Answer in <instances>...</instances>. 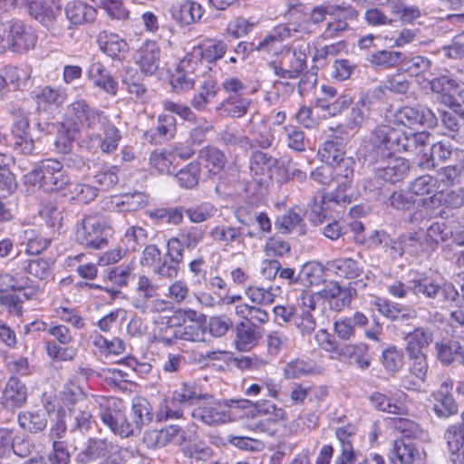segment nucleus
<instances>
[{
    "label": "nucleus",
    "mask_w": 464,
    "mask_h": 464,
    "mask_svg": "<svg viewBox=\"0 0 464 464\" xmlns=\"http://www.w3.org/2000/svg\"><path fill=\"white\" fill-rule=\"evenodd\" d=\"M334 181L337 184L335 189L327 196L322 189L317 190L309 204L311 212L314 214L320 222L330 214L329 203L350 204L352 195L347 194V189L352 187L354 175L355 160L353 157L341 159L340 161L330 164Z\"/></svg>",
    "instance_id": "1"
},
{
    "label": "nucleus",
    "mask_w": 464,
    "mask_h": 464,
    "mask_svg": "<svg viewBox=\"0 0 464 464\" xmlns=\"http://www.w3.org/2000/svg\"><path fill=\"white\" fill-rule=\"evenodd\" d=\"M263 59L275 75L281 79L295 80L307 67V56L304 51L272 41L270 34L263 39Z\"/></svg>",
    "instance_id": "2"
},
{
    "label": "nucleus",
    "mask_w": 464,
    "mask_h": 464,
    "mask_svg": "<svg viewBox=\"0 0 464 464\" xmlns=\"http://www.w3.org/2000/svg\"><path fill=\"white\" fill-rule=\"evenodd\" d=\"M63 164L53 159L40 161L24 175L26 184L39 186L44 190H60L69 184V178L63 170Z\"/></svg>",
    "instance_id": "3"
},
{
    "label": "nucleus",
    "mask_w": 464,
    "mask_h": 464,
    "mask_svg": "<svg viewBox=\"0 0 464 464\" xmlns=\"http://www.w3.org/2000/svg\"><path fill=\"white\" fill-rule=\"evenodd\" d=\"M369 143L372 150L382 157L409 151L410 147L407 133L389 124L377 125L370 134Z\"/></svg>",
    "instance_id": "4"
},
{
    "label": "nucleus",
    "mask_w": 464,
    "mask_h": 464,
    "mask_svg": "<svg viewBox=\"0 0 464 464\" xmlns=\"http://www.w3.org/2000/svg\"><path fill=\"white\" fill-rule=\"evenodd\" d=\"M111 228L106 221L96 216H87L76 227V241L88 248L101 249L108 245Z\"/></svg>",
    "instance_id": "5"
},
{
    "label": "nucleus",
    "mask_w": 464,
    "mask_h": 464,
    "mask_svg": "<svg viewBox=\"0 0 464 464\" xmlns=\"http://www.w3.org/2000/svg\"><path fill=\"white\" fill-rule=\"evenodd\" d=\"M101 419L115 435L121 438L136 436L131 421L129 420L126 412L122 409V402L115 398L107 399L100 403Z\"/></svg>",
    "instance_id": "6"
},
{
    "label": "nucleus",
    "mask_w": 464,
    "mask_h": 464,
    "mask_svg": "<svg viewBox=\"0 0 464 464\" xmlns=\"http://www.w3.org/2000/svg\"><path fill=\"white\" fill-rule=\"evenodd\" d=\"M121 140L119 129L109 118L98 130L91 131L88 136L82 137L79 145L91 152H96L100 149L102 153L111 154L117 150Z\"/></svg>",
    "instance_id": "7"
},
{
    "label": "nucleus",
    "mask_w": 464,
    "mask_h": 464,
    "mask_svg": "<svg viewBox=\"0 0 464 464\" xmlns=\"http://www.w3.org/2000/svg\"><path fill=\"white\" fill-rule=\"evenodd\" d=\"M207 66L197 56L186 55L178 64L170 83L176 92H186L195 88Z\"/></svg>",
    "instance_id": "8"
},
{
    "label": "nucleus",
    "mask_w": 464,
    "mask_h": 464,
    "mask_svg": "<svg viewBox=\"0 0 464 464\" xmlns=\"http://www.w3.org/2000/svg\"><path fill=\"white\" fill-rule=\"evenodd\" d=\"M68 115L75 125H80L88 136L91 131H96L106 123L109 116L97 107L91 106L83 99H78L68 105Z\"/></svg>",
    "instance_id": "9"
},
{
    "label": "nucleus",
    "mask_w": 464,
    "mask_h": 464,
    "mask_svg": "<svg viewBox=\"0 0 464 464\" xmlns=\"http://www.w3.org/2000/svg\"><path fill=\"white\" fill-rule=\"evenodd\" d=\"M191 416L208 426H218L236 420L229 400L204 401L191 411Z\"/></svg>",
    "instance_id": "10"
},
{
    "label": "nucleus",
    "mask_w": 464,
    "mask_h": 464,
    "mask_svg": "<svg viewBox=\"0 0 464 464\" xmlns=\"http://www.w3.org/2000/svg\"><path fill=\"white\" fill-rule=\"evenodd\" d=\"M393 123L397 127L401 126L410 130H415L419 127L432 129L437 126L438 119L428 107L422 105L415 107L402 106L394 113Z\"/></svg>",
    "instance_id": "11"
},
{
    "label": "nucleus",
    "mask_w": 464,
    "mask_h": 464,
    "mask_svg": "<svg viewBox=\"0 0 464 464\" xmlns=\"http://www.w3.org/2000/svg\"><path fill=\"white\" fill-rule=\"evenodd\" d=\"M5 31V48L13 52H25L34 48L37 36L31 27H27L20 20H5L3 23Z\"/></svg>",
    "instance_id": "12"
},
{
    "label": "nucleus",
    "mask_w": 464,
    "mask_h": 464,
    "mask_svg": "<svg viewBox=\"0 0 464 464\" xmlns=\"http://www.w3.org/2000/svg\"><path fill=\"white\" fill-rule=\"evenodd\" d=\"M334 437L338 442V454L334 464H355L359 451L354 447L357 428L349 422L334 429Z\"/></svg>",
    "instance_id": "13"
},
{
    "label": "nucleus",
    "mask_w": 464,
    "mask_h": 464,
    "mask_svg": "<svg viewBox=\"0 0 464 464\" xmlns=\"http://www.w3.org/2000/svg\"><path fill=\"white\" fill-rule=\"evenodd\" d=\"M425 456L423 448L405 439H395L388 453L392 464H420Z\"/></svg>",
    "instance_id": "14"
},
{
    "label": "nucleus",
    "mask_w": 464,
    "mask_h": 464,
    "mask_svg": "<svg viewBox=\"0 0 464 464\" xmlns=\"http://www.w3.org/2000/svg\"><path fill=\"white\" fill-rule=\"evenodd\" d=\"M287 16V25L279 24L276 26L273 33L270 34V39H272V41L282 42L291 35V31L302 34L311 33L310 20L301 5L290 8Z\"/></svg>",
    "instance_id": "15"
},
{
    "label": "nucleus",
    "mask_w": 464,
    "mask_h": 464,
    "mask_svg": "<svg viewBox=\"0 0 464 464\" xmlns=\"http://www.w3.org/2000/svg\"><path fill=\"white\" fill-rule=\"evenodd\" d=\"M407 372L401 378V386L408 391H420L425 383L429 362L428 355L407 356Z\"/></svg>",
    "instance_id": "16"
},
{
    "label": "nucleus",
    "mask_w": 464,
    "mask_h": 464,
    "mask_svg": "<svg viewBox=\"0 0 464 464\" xmlns=\"http://www.w3.org/2000/svg\"><path fill=\"white\" fill-rule=\"evenodd\" d=\"M443 439L452 464H464V411L461 413V422L449 425Z\"/></svg>",
    "instance_id": "17"
},
{
    "label": "nucleus",
    "mask_w": 464,
    "mask_h": 464,
    "mask_svg": "<svg viewBox=\"0 0 464 464\" xmlns=\"http://www.w3.org/2000/svg\"><path fill=\"white\" fill-rule=\"evenodd\" d=\"M453 384L450 378H446L431 394L434 400L433 411L439 418H449L459 411L458 403L452 395Z\"/></svg>",
    "instance_id": "18"
},
{
    "label": "nucleus",
    "mask_w": 464,
    "mask_h": 464,
    "mask_svg": "<svg viewBox=\"0 0 464 464\" xmlns=\"http://www.w3.org/2000/svg\"><path fill=\"white\" fill-rule=\"evenodd\" d=\"M438 179L431 175H422L416 178L409 187V193L420 198L422 205L429 200L433 206L436 201L441 203V188L439 187Z\"/></svg>",
    "instance_id": "19"
},
{
    "label": "nucleus",
    "mask_w": 464,
    "mask_h": 464,
    "mask_svg": "<svg viewBox=\"0 0 464 464\" xmlns=\"http://www.w3.org/2000/svg\"><path fill=\"white\" fill-rule=\"evenodd\" d=\"M358 13L351 6L335 5V11L330 13L331 21L328 22L325 29L320 34L324 41L337 38L349 27L348 20H354Z\"/></svg>",
    "instance_id": "20"
},
{
    "label": "nucleus",
    "mask_w": 464,
    "mask_h": 464,
    "mask_svg": "<svg viewBox=\"0 0 464 464\" xmlns=\"http://www.w3.org/2000/svg\"><path fill=\"white\" fill-rule=\"evenodd\" d=\"M430 89L440 94L442 102L450 107H464V90H459L455 80L442 75L430 81Z\"/></svg>",
    "instance_id": "21"
},
{
    "label": "nucleus",
    "mask_w": 464,
    "mask_h": 464,
    "mask_svg": "<svg viewBox=\"0 0 464 464\" xmlns=\"http://www.w3.org/2000/svg\"><path fill=\"white\" fill-rule=\"evenodd\" d=\"M318 295L327 303L329 308L334 312H342L350 307L353 299L352 289L343 287L338 282H330L320 290Z\"/></svg>",
    "instance_id": "22"
},
{
    "label": "nucleus",
    "mask_w": 464,
    "mask_h": 464,
    "mask_svg": "<svg viewBox=\"0 0 464 464\" xmlns=\"http://www.w3.org/2000/svg\"><path fill=\"white\" fill-rule=\"evenodd\" d=\"M375 169L376 175L388 182L396 183L406 178L410 169L407 160L394 155L384 156Z\"/></svg>",
    "instance_id": "23"
},
{
    "label": "nucleus",
    "mask_w": 464,
    "mask_h": 464,
    "mask_svg": "<svg viewBox=\"0 0 464 464\" xmlns=\"http://www.w3.org/2000/svg\"><path fill=\"white\" fill-rule=\"evenodd\" d=\"M14 138V149L24 155H32L34 152V142L29 135V120L27 116L19 112L14 115V122L11 127Z\"/></svg>",
    "instance_id": "24"
},
{
    "label": "nucleus",
    "mask_w": 464,
    "mask_h": 464,
    "mask_svg": "<svg viewBox=\"0 0 464 464\" xmlns=\"http://www.w3.org/2000/svg\"><path fill=\"white\" fill-rule=\"evenodd\" d=\"M205 232L200 227L190 226L181 228L176 237L168 240L167 247L184 257L185 249L193 250L204 238Z\"/></svg>",
    "instance_id": "25"
},
{
    "label": "nucleus",
    "mask_w": 464,
    "mask_h": 464,
    "mask_svg": "<svg viewBox=\"0 0 464 464\" xmlns=\"http://www.w3.org/2000/svg\"><path fill=\"white\" fill-rule=\"evenodd\" d=\"M198 88L196 93L190 101L191 106L198 111L206 110L208 104L217 96L218 92L216 78L210 72H204L196 83Z\"/></svg>",
    "instance_id": "26"
},
{
    "label": "nucleus",
    "mask_w": 464,
    "mask_h": 464,
    "mask_svg": "<svg viewBox=\"0 0 464 464\" xmlns=\"http://www.w3.org/2000/svg\"><path fill=\"white\" fill-rule=\"evenodd\" d=\"M136 64L147 75L155 73L160 66V48L155 41H145L134 55Z\"/></svg>",
    "instance_id": "27"
},
{
    "label": "nucleus",
    "mask_w": 464,
    "mask_h": 464,
    "mask_svg": "<svg viewBox=\"0 0 464 464\" xmlns=\"http://www.w3.org/2000/svg\"><path fill=\"white\" fill-rule=\"evenodd\" d=\"M119 451V447L106 439L90 438L77 458L78 461L88 463Z\"/></svg>",
    "instance_id": "28"
},
{
    "label": "nucleus",
    "mask_w": 464,
    "mask_h": 464,
    "mask_svg": "<svg viewBox=\"0 0 464 464\" xmlns=\"http://www.w3.org/2000/svg\"><path fill=\"white\" fill-rule=\"evenodd\" d=\"M171 18L181 25H189L199 21L203 15L202 6L193 0L173 3L169 8Z\"/></svg>",
    "instance_id": "29"
},
{
    "label": "nucleus",
    "mask_w": 464,
    "mask_h": 464,
    "mask_svg": "<svg viewBox=\"0 0 464 464\" xmlns=\"http://www.w3.org/2000/svg\"><path fill=\"white\" fill-rule=\"evenodd\" d=\"M86 74L95 87L110 95L117 94L118 82L101 62L92 61L87 69Z\"/></svg>",
    "instance_id": "30"
},
{
    "label": "nucleus",
    "mask_w": 464,
    "mask_h": 464,
    "mask_svg": "<svg viewBox=\"0 0 464 464\" xmlns=\"http://www.w3.org/2000/svg\"><path fill=\"white\" fill-rule=\"evenodd\" d=\"M321 91L324 97L316 100V106L327 111L331 116L340 114L342 111L348 109L353 102V99L350 95L342 94L338 96L334 102L329 103L326 100L335 98L337 96V90L334 86L323 84Z\"/></svg>",
    "instance_id": "31"
},
{
    "label": "nucleus",
    "mask_w": 464,
    "mask_h": 464,
    "mask_svg": "<svg viewBox=\"0 0 464 464\" xmlns=\"http://www.w3.org/2000/svg\"><path fill=\"white\" fill-rule=\"evenodd\" d=\"M60 0H34L29 4V12L45 26L51 25L61 14Z\"/></svg>",
    "instance_id": "32"
},
{
    "label": "nucleus",
    "mask_w": 464,
    "mask_h": 464,
    "mask_svg": "<svg viewBox=\"0 0 464 464\" xmlns=\"http://www.w3.org/2000/svg\"><path fill=\"white\" fill-rule=\"evenodd\" d=\"M177 132L176 119L170 114H160L157 119L156 127L147 130L144 136L150 143H160L169 140Z\"/></svg>",
    "instance_id": "33"
},
{
    "label": "nucleus",
    "mask_w": 464,
    "mask_h": 464,
    "mask_svg": "<svg viewBox=\"0 0 464 464\" xmlns=\"http://www.w3.org/2000/svg\"><path fill=\"white\" fill-rule=\"evenodd\" d=\"M369 323L368 317L360 311L353 313L352 317L342 316L334 323V331L343 341H349L355 335V327L363 328Z\"/></svg>",
    "instance_id": "34"
},
{
    "label": "nucleus",
    "mask_w": 464,
    "mask_h": 464,
    "mask_svg": "<svg viewBox=\"0 0 464 464\" xmlns=\"http://www.w3.org/2000/svg\"><path fill=\"white\" fill-rule=\"evenodd\" d=\"M407 356L428 355V348L432 343V333L421 327L415 328L404 338Z\"/></svg>",
    "instance_id": "35"
},
{
    "label": "nucleus",
    "mask_w": 464,
    "mask_h": 464,
    "mask_svg": "<svg viewBox=\"0 0 464 464\" xmlns=\"http://www.w3.org/2000/svg\"><path fill=\"white\" fill-rule=\"evenodd\" d=\"M33 93L37 109L40 111H47L52 107L58 108L66 100V93L62 89L47 85L36 88Z\"/></svg>",
    "instance_id": "36"
},
{
    "label": "nucleus",
    "mask_w": 464,
    "mask_h": 464,
    "mask_svg": "<svg viewBox=\"0 0 464 464\" xmlns=\"http://www.w3.org/2000/svg\"><path fill=\"white\" fill-rule=\"evenodd\" d=\"M67 418L69 420V430L72 432H86L91 430L94 422L89 406L83 401H79L73 408H69Z\"/></svg>",
    "instance_id": "37"
},
{
    "label": "nucleus",
    "mask_w": 464,
    "mask_h": 464,
    "mask_svg": "<svg viewBox=\"0 0 464 464\" xmlns=\"http://www.w3.org/2000/svg\"><path fill=\"white\" fill-rule=\"evenodd\" d=\"M326 268L338 277L356 279L363 273V266L351 257H338L326 263Z\"/></svg>",
    "instance_id": "38"
},
{
    "label": "nucleus",
    "mask_w": 464,
    "mask_h": 464,
    "mask_svg": "<svg viewBox=\"0 0 464 464\" xmlns=\"http://www.w3.org/2000/svg\"><path fill=\"white\" fill-rule=\"evenodd\" d=\"M97 44L100 50L108 56L115 59L125 53L129 47L126 41L118 34L102 31L97 35Z\"/></svg>",
    "instance_id": "39"
},
{
    "label": "nucleus",
    "mask_w": 464,
    "mask_h": 464,
    "mask_svg": "<svg viewBox=\"0 0 464 464\" xmlns=\"http://www.w3.org/2000/svg\"><path fill=\"white\" fill-rule=\"evenodd\" d=\"M266 175V179H263V183L270 184H282L288 180L289 174L284 163L267 154L263 153V176Z\"/></svg>",
    "instance_id": "40"
},
{
    "label": "nucleus",
    "mask_w": 464,
    "mask_h": 464,
    "mask_svg": "<svg viewBox=\"0 0 464 464\" xmlns=\"http://www.w3.org/2000/svg\"><path fill=\"white\" fill-rule=\"evenodd\" d=\"M286 419V412L283 408L263 400V432L275 434L277 431L276 426L283 425Z\"/></svg>",
    "instance_id": "41"
},
{
    "label": "nucleus",
    "mask_w": 464,
    "mask_h": 464,
    "mask_svg": "<svg viewBox=\"0 0 464 464\" xmlns=\"http://www.w3.org/2000/svg\"><path fill=\"white\" fill-rule=\"evenodd\" d=\"M159 285L149 276L141 275L138 277L135 295L131 300V305L138 310L153 297L159 295Z\"/></svg>",
    "instance_id": "42"
},
{
    "label": "nucleus",
    "mask_w": 464,
    "mask_h": 464,
    "mask_svg": "<svg viewBox=\"0 0 464 464\" xmlns=\"http://www.w3.org/2000/svg\"><path fill=\"white\" fill-rule=\"evenodd\" d=\"M153 415V408L147 399L139 397L133 400L131 407V423L136 426V428H134L136 435L140 432L143 426L152 421Z\"/></svg>",
    "instance_id": "43"
},
{
    "label": "nucleus",
    "mask_w": 464,
    "mask_h": 464,
    "mask_svg": "<svg viewBox=\"0 0 464 464\" xmlns=\"http://www.w3.org/2000/svg\"><path fill=\"white\" fill-rule=\"evenodd\" d=\"M65 14L71 24L80 25L92 22L96 17V10L81 1H72L66 5Z\"/></svg>",
    "instance_id": "44"
},
{
    "label": "nucleus",
    "mask_w": 464,
    "mask_h": 464,
    "mask_svg": "<svg viewBox=\"0 0 464 464\" xmlns=\"http://www.w3.org/2000/svg\"><path fill=\"white\" fill-rule=\"evenodd\" d=\"M322 373L320 366L311 360L294 359L288 362L284 368L285 379H300L304 376Z\"/></svg>",
    "instance_id": "45"
},
{
    "label": "nucleus",
    "mask_w": 464,
    "mask_h": 464,
    "mask_svg": "<svg viewBox=\"0 0 464 464\" xmlns=\"http://www.w3.org/2000/svg\"><path fill=\"white\" fill-rule=\"evenodd\" d=\"M183 258L175 251L168 248L165 258L154 267L153 272L160 279L172 280L178 276Z\"/></svg>",
    "instance_id": "46"
},
{
    "label": "nucleus",
    "mask_w": 464,
    "mask_h": 464,
    "mask_svg": "<svg viewBox=\"0 0 464 464\" xmlns=\"http://www.w3.org/2000/svg\"><path fill=\"white\" fill-rule=\"evenodd\" d=\"M180 429L177 425H169L161 430H151L144 433L143 441L152 449L162 448L174 440Z\"/></svg>",
    "instance_id": "47"
},
{
    "label": "nucleus",
    "mask_w": 464,
    "mask_h": 464,
    "mask_svg": "<svg viewBox=\"0 0 464 464\" xmlns=\"http://www.w3.org/2000/svg\"><path fill=\"white\" fill-rule=\"evenodd\" d=\"M175 317L162 316L157 322L155 338L166 344L172 345L179 340V327L174 324Z\"/></svg>",
    "instance_id": "48"
},
{
    "label": "nucleus",
    "mask_w": 464,
    "mask_h": 464,
    "mask_svg": "<svg viewBox=\"0 0 464 464\" xmlns=\"http://www.w3.org/2000/svg\"><path fill=\"white\" fill-rule=\"evenodd\" d=\"M391 424L393 429L401 435L399 439L413 441L414 440L420 439L424 433L421 425L409 418H392Z\"/></svg>",
    "instance_id": "49"
},
{
    "label": "nucleus",
    "mask_w": 464,
    "mask_h": 464,
    "mask_svg": "<svg viewBox=\"0 0 464 464\" xmlns=\"http://www.w3.org/2000/svg\"><path fill=\"white\" fill-rule=\"evenodd\" d=\"M90 340L100 353L104 355H120L125 351V343L121 339L115 337L107 340L98 331L90 334Z\"/></svg>",
    "instance_id": "50"
},
{
    "label": "nucleus",
    "mask_w": 464,
    "mask_h": 464,
    "mask_svg": "<svg viewBox=\"0 0 464 464\" xmlns=\"http://www.w3.org/2000/svg\"><path fill=\"white\" fill-rule=\"evenodd\" d=\"M53 262L41 257L27 258L22 261V270L40 280H46L52 276Z\"/></svg>",
    "instance_id": "51"
},
{
    "label": "nucleus",
    "mask_w": 464,
    "mask_h": 464,
    "mask_svg": "<svg viewBox=\"0 0 464 464\" xmlns=\"http://www.w3.org/2000/svg\"><path fill=\"white\" fill-rule=\"evenodd\" d=\"M381 363L387 372L391 374L399 372L404 365L402 349L394 344L389 345L382 353Z\"/></svg>",
    "instance_id": "52"
},
{
    "label": "nucleus",
    "mask_w": 464,
    "mask_h": 464,
    "mask_svg": "<svg viewBox=\"0 0 464 464\" xmlns=\"http://www.w3.org/2000/svg\"><path fill=\"white\" fill-rule=\"evenodd\" d=\"M111 203L120 212H131L145 207L148 200L144 194L135 192L113 197Z\"/></svg>",
    "instance_id": "53"
},
{
    "label": "nucleus",
    "mask_w": 464,
    "mask_h": 464,
    "mask_svg": "<svg viewBox=\"0 0 464 464\" xmlns=\"http://www.w3.org/2000/svg\"><path fill=\"white\" fill-rule=\"evenodd\" d=\"M409 289L415 295L435 298L440 293V282L431 276H422L411 280Z\"/></svg>",
    "instance_id": "54"
},
{
    "label": "nucleus",
    "mask_w": 464,
    "mask_h": 464,
    "mask_svg": "<svg viewBox=\"0 0 464 464\" xmlns=\"http://www.w3.org/2000/svg\"><path fill=\"white\" fill-rule=\"evenodd\" d=\"M19 426L31 433L44 430L47 425V415L44 411H24L18 415Z\"/></svg>",
    "instance_id": "55"
},
{
    "label": "nucleus",
    "mask_w": 464,
    "mask_h": 464,
    "mask_svg": "<svg viewBox=\"0 0 464 464\" xmlns=\"http://www.w3.org/2000/svg\"><path fill=\"white\" fill-rule=\"evenodd\" d=\"M344 144L341 140H329L323 143L318 150L321 160L327 164L340 161L341 159H347L345 156Z\"/></svg>",
    "instance_id": "56"
},
{
    "label": "nucleus",
    "mask_w": 464,
    "mask_h": 464,
    "mask_svg": "<svg viewBox=\"0 0 464 464\" xmlns=\"http://www.w3.org/2000/svg\"><path fill=\"white\" fill-rule=\"evenodd\" d=\"M148 233L145 228L140 226L128 227L121 239L125 246V251L135 252L140 246L146 244Z\"/></svg>",
    "instance_id": "57"
},
{
    "label": "nucleus",
    "mask_w": 464,
    "mask_h": 464,
    "mask_svg": "<svg viewBox=\"0 0 464 464\" xmlns=\"http://www.w3.org/2000/svg\"><path fill=\"white\" fill-rule=\"evenodd\" d=\"M184 406L175 401L174 396L170 399L164 398L156 411V418L158 421L167 420L169 419H179L183 417Z\"/></svg>",
    "instance_id": "58"
},
{
    "label": "nucleus",
    "mask_w": 464,
    "mask_h": 464,
    "mask_svg": "<svg viewBox=\"0 0 464 464\" xmlns=\"http://www.w3.org/2000/svg\"><path fill=\"white\" fill-rule=\"evenodd\" d=\"M323 268L317 264L307 263L301 269L296 280L305 287L319 285L323 281Z\"/></svg>",
    "instance_id": "59"
},
{
    "label": "nucleus",
    "mask_w": 464,
    "mask_h": 464,
    "mask_svg": "<svg viewBox=\"0 0 464 464\" xmlns=\"http://www.w3.org/2000/svg\"><path fill=\"white\" fill-rule=\"evenodd\" d=\"M11 158L0 152V192L11 194L17 187L14 174L8 169Z\"/></svg>",
    "instance_id": "60"
},
{
    "label": "nucleus",
    "mask_w": 464,
    "mask_h": 464,
    "mask_svg": "<svg viewBox=\"0 0 464 464\" xmlns=\"http://www.w3.org/2000/svg\"><path fill=\"white\" fill-rule=\"evenodd\" d=\"M179 340L204 342L207 334V323H185L179 325Z\"/></svg>",
    "instance_id": "61"
},
{
    "label": "nucleus",
    "mask_w": 464,
    "mask_h": 464,
    "mask_svg": "<svg viewBox=\"0 0 464 464\" xmlns=\"http://www.w3.org/2000/svg\"><path fill=\"white\" fill-rule=\"evenodd\" d=\"M345 349L350 356L353 359L357 366L365 370L371 365V356L369 354V344L360 342L350 343L345 346Z\"/></svg>",
    "instance_id": "62"
},
{
    "label": "nucleus",
    "mask_w": 464,
    "mask_h": 464,
    "mask_svg": "<svg viewBox=\"0 0 464 464\" xmlns=\"http://www.w3.org/2000/svg\"><path fill=\"white\" fill-rule=\"evenodd\" d=\"M200 163L192 161L176 174L179 185L185 188H194L199 180Z\"/></svg>",
    "instance_id": "63"
},
{
    "label": "nucleus",
    "mask_w": 464,
    "mask_h": 464,
    "mask_svg": "<svg viewBox=\"0 0 464 464\" xmlns=\"http://www.w3.org/2000/svg\"><path fill=\"white\" fill-rule=\"evenodd\" d=\"M172 395L175 401L181 403L184 407L194 404L196 401L203 397L197 386L190 382H183L173 392Z\"/></svg>",
    "instance_id": "64"
}]
</instances>
